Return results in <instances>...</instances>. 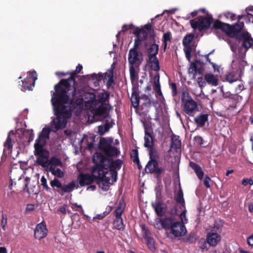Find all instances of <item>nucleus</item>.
I'll list each match as a JSON object with an SVG mask.
<instances>
[{
    "mask_svg": "<svg viewBox=\"0 0 253 253\" xmlns=\"http://www.w3.org/2000/svg\"><path fill=\"white\" fill-rule=\"evenodd\" d=\"M74 80L70 78L62 80L59 84L54 86L55 92L52 96L51 102L56 118L53 121L56 130L64 128L67 124V119L71 117V107L69 104V91H72V96L76 95V90L70 82Z\"/></svg>",
    "mask_w": 253,
    "mask_h": 253,
    "instance_id": "1",
    "label": "nucleus"
},
{
    "mask_svg": "<svg viewBox=\"0 0 253 253\" xmlns=\"http://www.w3.org/2000/svg\"><path fill=\"white\" fill-rule=\"evenodd\" d=\"M109 94L105 92H100L96 97L93 92H85L82 98H78L75 104L80 110L82 108L89 111L93 117L104 114L106 109L103 104L109 99Z\"/></svg>",
    "mask_w": 253,
    "mask_h": 253,
    "instance_id": "2",
    "label": "nucleus"
},
{
    "mask_svg": "<svg viewBox=\"0 0 253 253\" xmlns=\"http://www.w3.org/2000/svg\"><path fill=\"white\" fill-rule=\"evenodd\" d=\"M50 131L49 128H43L34 144V154L38 156L36 162L46 170L51 165H57L59 163L58 158L55 156L52 157L49 159L48 152L43 148L46 140L49 138Z\"/></svg>",
    "mask_w": 253,
    "mask_h": 253,
    "instance_id": "3",
    "label": "nucleus"
},
{
    "mask_svg": "<svg viewBox=\"0 0 253 253\" xmlns=\"http://www.w3.org/2000/svg\"><path fill=\"white\" fill-rule=\"evenodd\" d=\"M181 99V108L185 113L193 116L198 111L197 102L192 98L188 92H182Z\"/></svg>",
    "mask_w": 253,
    "mask_h": 253,
    "instance_id": "4",
    "label": "nucleus"
},
{
    "mask_svg": "<svg viewBox=\"0 0 253 253\" xmlns=\"http://www.w3.org/2000/svg\"><path fill=\"white\" fill-rule=\"evenodd\" d=\"M93 161L95 164H100L103 167L109 168L113 167L115 169H120L122 161L120 160L112 161L111 159L105 157L99 153H96L93 156Z\"/></svg>",
    "mask_w": 253,
    "mask_h": 253,
    "instance_id": "5",
    "label": "nucleus"
},
{
    "mask_svg": "<svg viewBox=\"0 0 253 253\" xmlns=\"http://www.w3.org/2000/svg\"><path fill=\"white\" fill-rule=\"evenodd\" d=\"M138 45L135 41L134 47L129 50L128 54V61L129 66L139 67L143 61L142 54L137 50Z\"/></svg>",
    "mask_w": 253,
    "mask_h": 253,
    "instance_id": "6",
    "label": "nucleus"
},
{
    "mask_svg": "<svg viewBox=\"0 0 253 253\" xmlns=\"http://www.w3.org/2000/svg\"><path fill=\"white\" fill-rule=\"evenodd\" d=\"M191 27L194 29L202 31L209 27L211 25V20L207 17H198V18L190 21Z\"/></svg>",
    "mask_w": 253,
    "mask_h": 253,
    "instance_id": "7",
    "label": "nucleus"
},
{
    "mask_svg": "<svg viewBox=\"0 0 253 253\" xmlns=\"http://www.w3.org/2000/svg\"><path fill=\"white\" fill-rule=\"evenodd\" d=\"M176 221L172 217H168L162 219L157 218L155 220L154 225L158 229L165 228L166 229H171L172 226Z\"/></svg>",
    "mask_w": 253,
    "mask_h": 253,
    "instance_id": "8",
    "label": "nucleus"
},
{
    "mask_svg": "<svg viewBox=\"0 0 253 253\" xmlns=\"http://www.w3.org/2000/svg\"><path fill=\"white\" fill-rule=\"evenodd\" d=\"M112 142L113 140L111 138L104 139L101 142V147L107 155L110 156H117L119 152L116 148L111 146Z\"/></svg>",
    "mask_w": 253,
    "mask_h": 253,
    "instance_id": "9",
    "label": "nucleus"
},
{
    "mask_svg": "<svg viewBox=\"0 0 253 253\" xmlns=\"http://www.w3.org/2000/svg\"><path fill=\"white\" fill-rule=\"evenodd\" d=\"M47 233L48 230L45 223L42 222L37 225L34 231V236L36 239L41 240L47 236Z\"/></svg>",
    "mask_w": 253,
    "mask_h": 253,
    "instance_id": "10",
    "label": "nucleus"
},
{
    "mask_svg": "<svg viewBox=\"0 0 253 253\" xmlns=\"http://www.w3.org/2000/svg\"><path fill=\"white\" fill-rule=\"evenodd\" d=\"M186 232L187 230L185 225L182 223H180L178 221H176L170 230V233L176 237L183 236L186 234Z\"/></svg>",
    "mask_w": 253,
    "mask_h": 253,
    "instance_id": "11",
    "label": "nucleus"
},
{
    "mask_svg": "<svg viewBox=\"0 0 253 253\" xmlns=\"http://www.w3.org/2000/svg\"><path fill=\"white\" fill-rule=\"evenodd\" d=\"M170 214L172 215H178L180 220V223L186 224L188 222V219L186 217V210L185 206L179 207V210L178 209V206L176 207L171 209Z\"/></svg>",
    "mask_w": 253,
    "mask_h": 253,
    "instance_id": "12",
    "label": "nucleus"
},
{
    "mask_svg": "<svg viewBox=\"0 0 253 253\" xmlns=\"http://www.w3.org/2000/svg\"><path fill=\"white\" fill-rule=\"evenodd\" d=\"M241 37L240 40H243L242 45L243 46L248 49L250 48H253V38L249 33L247 31H242L240 34Z\"/></svg>",
    "mask_w": 253,
    "mask_h": 253,
    "instance_id": "13",
    "label": "nucleus"
},
{
    "mask_svg": "<svg viewBox=\"0 0 253 253\" xmlns=\"http://www.w3.org/2000/svg\"><path fill=\"white\" fill-rule=\"evenodd\" d=\"M221 239V235L213 231L208 233L207 236L208 243L213 247L216 246L220 241Z\"/></svg>",
    "mask_w": 253,
    "mask_h": 253,
    "instance_id": "14",
    "label": "nucleus"
},
{
    "mask_svg": "<svg viewBox=\"0 0 253 253\" xmlns=\"http://www.w3.org/2000/svg\"><path fill=\"white\" fill-rule=\"evenodd\" d=\"M96 166L92 169V174L94 178L102 179L105 169H108L106 167H103L101 165L95 164Z\"/></svg>",
    "mask_w": 253,
    "mask_h": 253,
    "instance_id": "15",
    "label": "nucleus"
},
{
    "mask_svg": "<svg viewBox=\"0 0 253 253\" xmlns=\"http://www.w3.org/2000/svg\"><path fill=\"white\" fill-rule=\"evenodd\" d=\"M58 161L59 163L57 165H51L46 171L50 172L53 175L58 178H62L64 176V172L60 169L57 168L58 166H62V163L59 159H58Z\"/></svg>",
    "mask_w": 253,
    "mask_h": 253,
    "instance_id": "16",
    "label": "nucleus"
},
{
    "mask_svg": "<svg viewBox=\"0 0 253 253\" xmlns=\"http://www.w3.org/2000/svg\"><path fill=\"white\" fill-rule=\"evenodd\" d=\"M102 179L108 181L109 183H114L117 180V171L113 169H105Z\"/></svg>",
    "mask_w": 253,
    "mask_h": 253,
    "instance_id": "17",
    "label": "nucleus"
},
{
    "mask_svg": "<svg viewBox=\"0 0 253 253\" xmlns=\"http://www.w3.org/2000/svg\"><path fill=\"white\" fill-rule=\"evenodd\" d=\"M149 154L151 160L148 163L147 165H146L145 170L147 172H150L152 173L156 171L158 164L156 160H153V158L154 159L155 156L153 154L152 150H150Z\"/></svg>",
    "mask_w": 253,
    "mask_h": 253,
    "instance_id": "18",
    "label": "nucleus"
},
{
    "mask_svg": "<svg viewBox=\"0 0 253 253\" xmlns=\"http://www.w3.org/2000/svg\"><path fill=\"white\" fill-rule=\"evenodd\" d=\"M147 65L151 69L155 71H158L160 70L159 62L156 56L148 57Z\"/></svg>",
    "mask_w": 253,
    "mask_h": 253,
    "instance_id": "19",
    "label": "nucleus"
},
{
    "mask_svg": "<svg viewBox=\"0 0 253 253\" xmlns=\"http://www.w3.org/2000/svg\"><path fill=\"white\" fill-rule=\"evenodd\" d=\"M30 77L25 79V84L22 85L24 89L28 90L31 89L34 86L35 81L37 79V77H34V79H32V77H33L34 75L36 74L35 71L30 72Z\"/></svg>",
    "mask_w": 253,
    "mask_h": 253,
    "instance_id": "20",
    "label": "nucleus"
},
{
    "mask_svg": "<svg viewBox=\"0 0 253 253\" xmlns=\"http://www.w3.org/2000/svg\"><path fill=\"white\" fill-rule=\"evenodd\" d=\"M143 236L147 241L149 249L154 252L156 250V243L154 239L149 236L148 232L145 229H143Z\"/></svg>",
    "mask_w": 253,
    "mask_h": 253,
    "instance_id": "21",
    "label": "nucleus"
},
{
    "mask_svg": "<svg viewBox=\"0 0 253 253\" xmlns=\"http://www.w3.org/2000/svg\"><path fill=\"white\" fill-rule=\"evenodd\" d=\"M78 180L79 183L81 186L89 185L93 181V177L90 174H81L79 177Z\"/></svg>",
    "mask_w": 253,
    "mask_h": 253,
    "instance_id": "22",
    "label": "nucleus"
},
{
    "mask_svg": "<svg viewBox=\"0 0 253 253\" xmlns=\"http://www.w3.org/2000/svg\"><path fill=\"white\" fill-rule=\"evenodd\" d=\"M189 165L194 170L198 178L200 180L202 179L204 173L201 167L193 162H190Z\"/></svg>",
    "mask_w": 253,
    "mask_h": 253,
    "instance_id": "23",
    "label": "nucleus"
},
{
    "mask_svg": "<svg viewBox=\"0 0 253 253\" xmlns=\"http://www.w3.org/2000/svg\"><path fill=\"white\" fill-rule=\"evenodd\" d=\"M219 28L222 30L225 33L230 37H234L232 26L229 24L220 23L219 24Z\"/></svg>",
    "mask_w": 253,
    "mask_h": 253,
    "instance_id": "24",
    "label": "nucleus"
},
{
    "mask_svg": "<svg viewBox=\"0 0 253 253\" xmlns=\"http://www.w3.org/2000/svg\"><path fill=\"white\" fill-rule=\"evenodd\" d=\"M76 187V183L75 181H72L68 184L64 185L62 186V190H58V192L62 195L64 193L71 192Z\"/></svg>",
    "mask_w": 253,
    "mask_h": 253,
    "instance_id": "25",
    "label": "nucleus"
},
{
    "mask_svg": "<svg viewBox=\"0 0 253 253\" xmlns=\"http://www.w3.org/2000/svg\"><path fill=\"white\" fill-rule=\"evenodd\" d=\"M208 116L207 114H200L196 116L195 119V122L199 126H203L205 123L208 121Z\"/></svg>",
    "mask_w": 253,
    "mask_h": 253,
    "instance_id": "26",
    "label": "nucleus"
},
{
    "mask_svg": "<svg viewBox=\"0 0 253 253\" xmlns=\"http://www.w3.org/2000/svg\"><path fill=\"white\" fill-rule=\"evenodd\" d=\"M244 26V24L243 22H238L232 26L234 37H235L236 39L240 40L238 33L242 30Z\"/></svg>",
    "mask_w": 253,
    "mask_h": 253,
    "instance_id": "27",
    "label": "nucleus"
},
{
    "mask_svg": "<svg viewBox=\"0 0 253 253\" xmlns=\"http://www.w3.org/2000/svg\"><path fill=\"white\" fill-rule=\"evenodd\" d=\"M205 79L206 82L212 86H216L218 84V79L212 74H206Z\"/></svg>",
    "mask_w": 253,
    "mask_h": 253,
    "instance_id": "28",
    "label": "nucleus"
},
{
    "mask_svg": "<svg viewBox=\"0 0 253 253\" xmlns=\"http://www.w3.org/2000/svg\"><path fill=\"white\" fill-rule=\"evenodd\" d=\"M153 82L154 84V89L157 92V95L160 96L162 95V93L161 90L160 76L159 74H157L155 76Z\"/></svg>",
    "mask_w": 253,
    "mask_h": 253,
    "instance_id": "29",
    "label": "nucleus"
},
{
    "mask_svg": "<svg viewBox=\"0 0 253 253\" xmlns=\"http://www.w3.org/2000/svg\"><path fill=\"white\" fill-rule=\"evenodd\" d=\"M130 78L132 81H135L138 77L139 67L129 66Z\"/></svg>",
    "mask_w": 253,
    "mask_h": 253,
    "instance_id": "30",
    "label": "nucleus"
},
{
    "mask_svg": "<svg viewBox=\"0 0 253 253\" xmlns=\"http://www.w3.org/2000/svg\"><path fill=\"white\" fill-rule=\"evenodd\" d=\"M125 203L124 200H120L116 209L115 211L116 217H121V215L125 208Z\"/></svg>",
    "mask_w": 253,
    "mask_h": 253,
    "instance_id": "31",
    "label": "nucleus"
},
{
    "mask_svg": "<svg viewBox=\"0 0 253 253\" xmlns=\"http://www.w3.org/2000/svg\"><path fill=\"white\" fill-rule=\"evenodd\" d=\"M159 50V46L156 44H152L148 49V57L156 56Z\"/></svg>",
    "mask_w": 253,
    "mask_h": 253,
    "instance_id": "32",
    "label": "nucleus"
},
{
    "mask_svg": "<svg viewBox=\"0 0 253 253\" xmlns=\"http://www.w3.org/2000/svg\"><path fill=\"white\" fill-rule=\"evenodd\" d=\"M51 186L54 190H62V184L61 182L57 179L54 178L50 182Z\"/></svg>",
    "mask_w": 253,
    "mask_h": 253,
    "instance_id": "33",
    "label": "nucleus"
},
{
    "mask_svg": "<svg viewBox=\"0 0 253 253\" xmlns=\"http://www.w3.org/2000/svg\"><path fill=\"white\" fill-rule=\"evenodd\" d=\"M26 184H25L24 190H26L27 192L29 193H34L37 194V190H36V187L34 186L33 187H31V186H29V184L30 181V178L29 177H26L25 178Z\"/></svg>",
    "mask_w": 253,
    "mask_h": 253,
    "instance_id": "34",
    "label": "nucleus"
},
{
    "mask_svg": "<svg viewBox=\"0 0 253 253\" xmlns=\"http://www.w3.org/2000/svg\"><path fill=\"white\" fill-rule=\"evenodd\" d=\"M176 202L180 204L179 207L185 206V202L183 198V194L181 190H179L175 196Z\"/></svg>",
    "mask_w": 253,
    "mask_h": 253,
    "instance_id": "35",
    "label": "nucleus"
},
{
    "mask_svg": "<svg viewBox=\"0 0 253 253\" xmlns=\"http://www.w3.org/2000/svg\"><path fill=\"white\" fill-rule=\"evenodd\" d=\"M113 224L115 228L118 230H122L125 228V225L123 223L122 217H116Z\"/></svg>",
    "mask_w": 253,
    "mask_h": 253,
    "instance_id": "36",
    "label": "nucleus"
},
{
    "mask_svg": "<svg viewBox=\"0 0 253 253\" xmlns=\"http://www.w3.org/2000/svg\"><path fill=\"white\" fill-rule=\"evenodd\" d=\"M144 146L147 148H151L153 145L152 136L148 133H145L144 137Z\"/></svg>",
    "mask_w": 253,
    "mask_h": 253,
    "instance_id": "37",
    "label": "nucleus"
},
{
    "mask_svg": "<svg viewBox=\"0 0 253 253\" xmlns=\"http://www.w3.org/2000/svg\"><path fill=\"white\" fill-rule=\"evenodd\" d=\"M140 102L146 107H149L151 104V101L150 97L145 94H143L140 97Z\"/></svg>",
    "mask_w": 253,
    "mask_h": 253,
    "instance_id": "38",
    "label": "nucleus"
},
{
    "mask_svg": "<svg viewBox=\"0 0 253 253\" xmlns=\"http://www.w3.org/2000/svg\"><path fill=\"white\" fill-rule=\"evenodd\" d=\"M131 101L133 106L137 108L140 102V97H139L136 93H133L131 97Z\"/></svg>",
    "mask_w": 253,
    "mask_h": 253,
    "instance_id": "39",
    "label": "nucleus"
},
{
    "mask_svg": "<svg viewBox=\"0 0 253 253\" xmlns=\"http://www.w3.org/2000/svg\"><path fill=\"white\" fill-rule=\"evenodd\" d=\"M153 206L157 214L159 216H163L165 211L162 204L160 203H158L155 206L154 205Z\"/></svg>",
    "mask_w": 253,
    "mask_h": 253,
    "instance_id": "40",
    "label": "nucleus"
},
{
    "mask_svg": "<svg viewBox=\"0 0 253 253\" xmlns=\"http://www.w3.org/2000/svg\"><path fill=\"white\" fill-rule=\"evenodd\" d=\"M171 142V147L175 149L179 148L181 146V141L179 138L177 136H174L172 137Z\"/></svg>",
    "mask_w": 253,
    "mask_h": 253,
    "instance_id": "41",
    "label": "nucleus"
},
{
    "mask_svg": "<svg viewBox=\"0 0 253 253\" xmlns=\"http://www.w3.org/2000/svg\"><path fill=\"white\" fill-rule=\"evenodd\" d=\"M113 184V183H108V181L104 179H101L98 182L99 187H101V188L105 191L107 190L109 188V185Z\"/></svg>",
    "mask_w": 253,
    "mask_h": 253,
    "instance_id": "42",
    "label": "nucleus"
},
{
    "mask_svg": "<svg viewBox=\"0 0 253 253\" xmlns=\"http://www.w3.org/2000/svg\"><path fill=\"white\" fill-rule=\"evenodd\" d=\"M109 127L107 125L100 126L97 127V132L101 135H103L105 132L108 131Z\"/></svg>",
    "mask_w": 253,
    "mask_h": 253,
    "instance_id": "43",
    "label": "nucleus"
},
{
    "mask_svg": "<svg viewBox=\"0 0 253 253\" xmlns=\"http://www.w3.org/2000/svg\"><path fill=\"white\" fill-rule=\"evenodd\" d=\"M41 184L43 188L48 192H51L50 188L48 186L47 180L46 178L42 176L41 178Z\"/></svg>",
    "mask_w": 253,
    "mask_h": 253,
    "instance_id": "44",
    "label": "nucleus"
},
{
    "mask_svg": "<svg viewBox=\"0 0 253 253\" xmlns=\"http://www.w3.org/2000/svg\"><path fill=\"white\" fill-rule=\"evenodd\" d=\"M193 39V36L192 35H188L186 36L183 40V44L185 46H189L190 42Z\"/></svg>",
    "mask_w": 253,
    "mask_h": 253,
    "instance_id": "45",
    "label": "nucleus"
},
{
    "mask_svg": "<svg viewBox=\"0 0 253 253\" xmlns=\"http://www.w3.org/2000/svg\"><path fill=\"white\" fill-rule=\"evenodd\" d=\"M67 211L69 213L70 212V211L68 210L67 205L65 204L59 207L57 210V213H62L64 215L65 214Z\"/></svg>",
    "mask_w": 253,
    "mask_h": 253,
    "instance_id": "46",
    "label": "nucleus"
},
{
    "mask_svg": "<svg viewBox=\"0 0 253 253\" xmlns=\"http://www.w3.org/2000/svg\"><path fill=\"white\" fill-rule=\"evenodd\" d=\"M84 141H86L87 143L88 148L90 149L92 147L93 144V142L94 141V138L93 136L84 137L83 139Z\"/></svg>",
    "mask_w": 253,
    "mask_h": 253,
    "instance_id": "47",
    "label": "nucleus"
},
{
    "mask_svg": "<svg viewBox=\"0 0 253 253\" xmlns=\"http://www.w3.org/2000/svg\"><path fill=\"white\" fill-rule=\"evenodd\" d=\"M163 41L165 43L164 44V48L165 49L167 47V42H169L171 39V35L170 33L169 32L166 33L163 35Z\"/></svg>",
    "mask_w": 253,
    "mask_h": 253,
    "instance_id": "48",
    "label": "nucleus"
},
{
    "mask_svg": "<svg viewBox=\"0 0 253 253\" xmlns=\"http://www.w3.org/2000/svg\"><path fill=\"white\" fill-rule=\"evenodd\" d=\"M10 133L11 132L9 133L8 137L6 139V140L4 144V146L9 150H10L12 147L11 140V138H10Z\"/></svg>",
    "mask_w": 253,
    "mask_h": 253,
    "instance_id": "49",
    "label": "nucleus"
},
{
    "mask_svg": "<svg viewBox=\"0 0 253 253\" xmlns=\"http://www.w3.org/2000/svg\"><path fill=\"white\" fill-rule=\"evenodd\" d=\"M131 157L133 160V162L136 163L139 165V161L138 156V152L136 150H133L131 153Z\"/></svg>",
    "mask_w": 253,
    "mask_h": 253,
    "instance_id": "50",
    "label": "nucleus"
},
{
    "mask_svg": "<svg viewBox=\"0 0 253 253\" xmlns=\"http://www.w3.org/2000/svg\"><path fill=\"white\" fill-rule=\"evenodd\" d=\"M223 15L226 19H229L231 21H234L236 20L237 18L236 15L235 14L229 12H225Z\"/></svg>",
    "mask_w": 253,
    "mask_h": 253,
    "instance_id": "51",
    "label": "nucleus"
},
{
    "mask_svg": "<svg viewBox=\"0 0 253 253\" xmlns=\"http://www.w3.org/2000/svg\"><path fill=\"white\" fill-rule=\"evenodd\" d=\"M7 216L4 214H2L1 216V225L4 231L6 230L5 227L7 225Z\"/></svg>",
    "mask_w": 253,
    "mask_h": 253,
    "instance_id": "52",
    "label": "nucleus"
},
{
    "mask_svg": "<svg viewBox=\"0 0 253 253\" xmlns=\"http://www.w3.org/2000/svg\"><path fill=\"white\" fill-rule=\"evenodd\" d=\"M211 181V178L208 176H206L204 179V184L207 188L211 187L210 182Z\"/></svg>",
    "mask_w": 253,
    "mask_h": 253,
    "instance_id": "53",
    "label": "nucleus"
},
{
    "mask_svg": "<svg viewBox=\"0 0 253 253\" xmlns=\"http://www.w3.org/2000/svg\"><path fill=\"white\" fill-rule=\"evenodd\" d=\"M197 83L200 87L205 86L206 84V82L205 81L204 79L202 77L198 78Z\"/></svg>",
    "mask_w": 253,
    "mask_h": 253,
    "instance_id": "54",
    "label": "nucleus"
},
{
    "mask_svg": "<svg viewBox=\"0 0 253 253\" xmlns=\"http://www.w3.org/2000/svg\"><path fill=\"white\" fill-rule=\"evenodd\" d=\"M108 212H104L102 214H98L96 216L94 217L93 219L101 220L103 219L105 216H106L108 214Z\"/></svg>",
    "mask_w": 253,
    "mask_h": 253,
    "instance_id": "55",
    "label": "nucleus"
},
{
    "mask_svg": "<svg viewBox=\"0 0 253 253\" xmlns=\"http://www.w3.org/2000/svg\"><path fill=\"white\" fill-rule=\"evenodd\" d=\"M196 73V67L195 65H192L189 69V73L192 74L193 75L194 77H195V75Z\"/></svg>",
    "mask_w": 253,
    "mask_h": 253,
    "instance_id": "56",
    "label": "nucleus"
},
{
    "mask_svg": "<svg viewBox=\"0 0 253 253\" xmlns=\"http://www.w3.org/2000/svg\"><path fill=\"white\" fill-rule=\"evenodd\" d=\"M72 208L76 211H78L80 210H81L82 211H83L82 206L81 205H78L77 203L73 204Z\"/></svg>",
    "mask_w": 253,
    "mask_h": 253,
    "instance_id": "57",
    "label": "nucleus"
},
{
    "mask_svg": "<svg viewBox=\"0 0 253 253\" xmlns=\"http://www.w3.org/2000/svg\"><path fill=\"white\" fill-rule=\"evenodd\" d=\"M171 89L172 91V94L173 96H175L177 94L176 85L175 83H172L171 84Z\"/></svg>",
    "mask_w": 253,
    "mask_h": 253,
    "instance_id": "58",
    "label": "nucleus"
},
{
    "mask_svg": "<svg viewBox=\"0 0 253 253\" xmlns=\"http://www.w3.org/2000/svg\"><path fill=\"white\" fill-rule=\"evenodd\" d=\"M247 243L250 246L253 247V235L247 238Z\"/></svg>",
    "mask_w": 253,
    "mask_h": 253,
    "instance_id": "59",
    "label": "nucleus"
},
{
    "mask_svg": "<svg viewBox=\"0 0 253 253\" xmlns=\"http://www.w3.org/2000/svg\"><path fill=\"white\" fill-rule=\"evenodd\" d=\"M227 81L230 83H232L237 81V79L235 78H232L231 75H229L226 77Z\"/></svg>",
    "mask_w": 253,
    "mask_h": 253,
    "instance_id": "60",
    "label": "nucleus"
},
{
    "mask_svg": "<svg viewBox=\"0 0 253 253\" xmlns=\"http://www.w3.org/2000/svg\"><path fill=\"white\" fill-rule=\"evenodd\" d=\"M108 81L107 82V85H110L113 83V72H112L108 76Z\"/></svg>",
    "mask_w": 253,
    "mask_h": 253,
    "instance_id": "61",
    "label": "nucleus"
},
{
    "mask_svg": "<svg viewBox=\"0 0 253 253\" xmlns=\"http://www.w3.org/2000/svg\"><path fill=\"white\" fill-rule=\"evenodd\" d=\"M201 249L203 251L207 250L208 248L207 247V243L205 241H203L201 242Z\"/></svg>",
    "mask_w": 253,
    "mask_h": 253,
    "instance_id": "62",
    "label": "nucleus"
},
{
    "mask_svg": "<svg viewBox=\"0 0 253 253\" xmlns=\"http://www.w3.org/2000/svg\"><path fill=\"white\" fill-rule=\"evenodd\" d=\"M164 171V169L162 168H158V166L156 167V171H155L154 172H156V173L160 174L163 172Z\"/></svg>",
    "mask_w": 253,
    "mask_h": 253,
    "instance_id": "63",
    "label": "nucleus"
},
{
    "mask_svg": "<svg viewBox=\"0 0 253 253\" xmlns=\"http://www.w3.org/2000/svg\"><path fill=\"white\" fill-rule=\"evenodd\" d=\"M34 209V205L32 204H29L27 206V211H32Z\"/></svg>",
    "mask_w": 253,
    "mask_h": 253,
    "instance_id": "64",
    "label": "nucleus"
}]
</instances>
